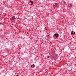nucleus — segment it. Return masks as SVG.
Instances as JSON below:
<instances>
[{
  "instance_id": "nucleus-6",
  "label": "nucleus",
  "mask_w": 76,
  "mask_h": 76,
  "mask_svg": "<svg viewBox=\"0 0 76 76\" xmlns=\"http://www.w3.org/2000/svg\"><path fill=\"white\" fill-rule=\"evenodd\" d=\"M32 66H33L34 67H35V65H34V64H33L32 65Z\"/></svg>"
},
{
  "instance_id": "nucleus-1",
  "label": "nucleus",
  "mask_w": 76,
  "mask_h": 76,
  "mask_svg": "<svg viewBox=\"0 0 76 76\" xmlns=\"http://www.w3.org/2000/svg\"><path fill=\"white\" fill-rule=\"evenodd\" d=\"M15 17L13 16L11 19V21L12 22H13V21H15Z\"/></svg>"
},
{
  "instance_id": "nucleus-7",
  "label": "nucleus",
  "mask_w": 76,
  "mask_h": 76,
  "mask_svg": "<svg viewBox=\"0 0 76 76\" xmlns=\"http://www.w3.org/2000/svg\"><path fill=\"white\" fill-rule=\"evenodd\" d=\"M47 57H48V58H50V56H48Z\"/></svg>"
},
{
  "instance_id": "nucleus-9",
  "label": "nucleus",
  "mask_w": 76,
  "mask_h": 76,
  "mask_svg": "<svg viewBox=\"0 0 76 76\" xmlns=\"http://www.w3.org/2000/svg\"><path fill=\"white\" fill-rule=\"evenodd\" d=\"M74 34H76V33L75 32H74Z\"/></svg>"
},
{
  "instance_id": "nucleus-4",
  "label": "nucleus",
  "mask_w": 76,
  "mask_h": 76,
  "mask_svg": "<svg viewBox=\"0 0 76 76\" xmlns=\"http://www.w3.org/2000/svg\"><path fill=\"white\" fill-rule=\"evenodd\" d=\"M30 3H31L30 4L31 5H32L33 4V1H30Z\"/></svg>"
},
{
  "instance_id": "nucleus-8",
  "label": "nucleus",
  "mask_w": 76,
  "mask_h": 76,
  "mask_svg": "<svg viewBox=\"0 0 76 76\" xmlns=\"http://www.w3.org/2000/svg\"><path fill=\"white\" fill-rule=\"evenodd\" d=\"M31 68H32V65H31Z\"/></svg>"
},
{
  "instance_id": "nucleus-2",
  "label": "nucleus",
  "mask_w": 76,
  "mask_h": 76,
  "mask_svg": "<svg viewBox=\"0 0 76 76\" xmlns=\"http://www.w3.org/2000/svg\"><path fill=\"white\" fill-rule=\"evenodd\" d=\"M54 36L56 37V38H58V34H54Z\"/></svg>"
},
{
  "instance_id": "nucleus-11",
  "label": "nucleus",
  "mask_w": 76,
  "mask_h": 76,
  "mask_svg": "<svg viewBox=\"0 0 76 76\" xmlns=\"http://www.w3.org/2000/svg\"><path fill=\"white\" fill-rule=\"evenodd\" d=\"M70 5H71V6H72V4H71Z\"/></svg>"
},
{
  "instance_id": "nucleus-5",
  "label": "nucleus",
  "mask_w": 76,
  "mask_h": 76,
  "mask_svg": "<svg viewBox=\"0 0 76 76\" xmlns=\"http://www.w3.org/2000/svg\"><path fill=\"white\" fill-rule=\"evenodd\" d=\"M73 34V31H72L71 32V34L72 35Z\"/></svg>"
},
{
  "instance_id": "nucleus-3",
  "label": "nucleus",
  "mask_w": 76,
  "mask_h": 76,
  "mask_svg": "<svg viewBox=\"0 0 76 76\" xmlns=\"http://www.w3.org/2000/svg\"><path fill=\"white\" fill-rule=\"evenodd\" d=\"M54 6H55V7H57V6H58V4H55Z\"/></svg>"
},
{
  "instance_id": "nucleus-10",
  "label": "nucleus",
  "mask_w": 76,
  "mask_h": 76,
  "mask_svg": "<svg viewBox=\"0 0 76 76\" xmlns=\"http://www.w3.org/2000/svg\"><path fill=\"white\" fill-rule=\"evenodd\" d=\"M17 76H18V75H17Z\"/></svg>"
}]
</instances>
